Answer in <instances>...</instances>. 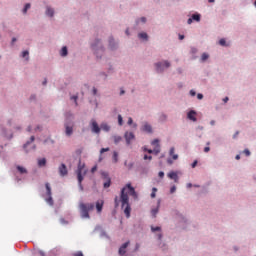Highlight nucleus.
<instances>
[{
	"mask_svg": "<svg viewBox=\"0 0 256 256\" xmlns=\"http://www.w3.org/2000/svg\"><path fill=\"white\" fill-rule=\"evenodd\" d=\"M79 209H80V215L82 217V219H89V211H93V209H95V204L93 203H83L81 202L79 204Z\"/></svg>",
	"mask_w": 256,
	"mask_h": 256,
	"instance_id": "2",
	"label": "nucleus"
},
{
	"mask_svg": "<svg viewBox=\"0 0 256 256\" xmlns=\"http://www.w3.org/2000/svg\"><path fill=\"white\" fill-rule=\"evenodd\" d=\"M67 53H68L67 46L62 47L60 52L61 57H67Z\"/></svg>",
	"mask_w": 256,
	"mask_h": 256,
	"instance_id": "21",
	"label": "nucleus"
},
{
	"mask_svg": "<svg viewBox=\"0 0 256 256\" xmlns=\"http://www.w3.org/2000/svg\"><path fill=\"white\" fill-rule=\"evenodd\" d=\"M128 125H133V118L131 117L128 118Z\"/></svg>",
	"mask_w": 256,
	"mask_h": 256,
	"instance_id": "46",
	"label": "nucleus"
},
{
	"mask_svg": "<svg viewBox=\"0 0 256 256\" xmlns=\"http://www.w3.org/2000/svg\"><path fill=\"white\" fill-rule=\"evenodd\" d=\"M169 155L172 157L173 161H177L179 159V155L175 154V147L170 148Z\"/></svg>",
	"mask_w": 256,
	"mask_h": 256,
	"instance_id": "13",
	"label": "nucleus"
},
{
	"mask_svg": "<svg viewBox=\"0 0 256 256\" xmlns=\"http://www.w3.org/2000/svg\"><path fill=\"white\" fill-rule=\"evenodd\" d=\"M33 141H35V136L30 137V143H33Z\"/></svg>",
	"mask_w": 256,
	"mask_h": 256,
	"instance_id": "55",
	"label": "nucleus"
},
{
	"mask_svg": "<svg viewBox=\"0 0 256 256\" xmlns=\"http://www.w3.org/2000/svg\"><path fill=\"white\" fill-rule=\"evenodd\" d=\"M142 131H145V133H153V128L149 123H145L142 127Z\"/></svg>",
	"mask_w": 256,
	"mask_h": 256,
	"instance_id": "12",
	"label": "nucleus"
},
{
	"mask_svg": "<svg viewBox=\"0 0 256 256\" xmlns=\"http://www.w3.org/2000/svg\"><path fill=\"white\" fill-rule=\"evenodd\" d=\"M167 163H168L169 165H173V160L168 159V160H167Z\"/></svg>",
	"mask_w": 256,
	"mask_h": 256,
	"instance_id": "56",
	"label": "nucleus"
},
{
	"mask_svg": "<svg viewBox=\"0 0 256 256\" xmlns=\"http://www.w3.org/2000/svg\"><path fill=\"white\" fill-rule=\"evenodd\" d=\"M28 9H31V4L30 3H27L23 9V13H27V10Z\"/></svg>",
	"mask_w": 256,
	"mask_h": 256,
	"instance_id": "33",
	"label": "nucleus"
},
{
	"mask_svg": "<svg viewBox=\"0 0 256 256\" xmlns=\"http://www.w3.org/2000/svg\"><path fill=\"white\" fill-rule=\"evenodd\" d=\"M107 151H109V148H102L100 150V153L103 154V153H107Z\"/></svg>",
	"mask_w": 256,
	"mask_h": 256,
	"instance_id": "41",
	"label": "nucleus"
},
{
	"mask_svg": "<svg viewBox=\"0 0 256 256\" xmlns=\"http://www.w3.org/2000/svg\"><path fill=\"white\" fill-rule=\"evenodd\" d=\"M166 120H167V115L162 114V115L160 116V121H166Z\"/></svg>",
	"mask_w": 256,
	"mask_h": 256,
	"instance_id": "37",
	"label": "nucleus"
},
{
	"mask_svg": "<svg viewBox=\"0 0 256 256\" xmlns=\"http://www.w3.org/2000/svg\"><path fill=\"white\" fill-rule=\"evenodd\" d=\"M175 191H177V187L172 186V187L170 188V193H175Z\"/></svg>",
	"mask_w": 256,
	"mask_h": 256,
	"instance_id": "42",
	"label": "nucleus"
},
{
	"mask_svg": "<svg viewBox=\"0 0 256 256\" xmlns=\"http://www.w3.org/2000/svg\"><path fill=\"white\" fill-rule=\"evenodd\" d=\"M195 167H197V160H195V161L192 163V168L195 169Z\"/></svg>",
	"mask_w": 256,
	"mask_h": 256,
	"instance_id": "48",
	"label": "nucleus"
},
{
	"mask_svg": "<svg viewBox=\"0 0 256 256\" xmlns=\"http://www.w3.org/2000/svg\"><path fill=\"white\" fill-rule=\"evenodd\" d=\"M152 145H154V149H145V151H147L148 153H154L155 155H159V153H161V146L159 145V139H154L152 141Z\"/></svg>",
	"mask_w": 256,
	"mask_h": 256,
	"instance_id": "5",
	"label": "nucleus"
},
{
	"mask_svg": "<svg viewBox=\"0 0 256 256\" xmlns=\"http://www.w3.org/2000/svg\"><path fill=\"white\" fill-rule=\"evenodd\" d=\"M46 15H48V17H53V15H55V11L51 7H47Z\"/></svg>",
	"mask_w": 256,
	"mask_h": 256,
	"instance_id": "17",
	"label": "nucleus"
},
{
	"mask_svg": "<svg viewBox=\"0 0 256 256\" xmlns=\"http://www.w3.org/2000/svg\"><path fill=\"white\" fill-rule=\"evenodd\" d=\"M210 125H215V120H211Z\"/></svg>",
	"mask_w": 256,
	"mask_h": 256,
	"instance_id": "64",
	"label": "nucleus"
},
{
	"mask_svg": "<svg viewBox=\"0 0 256 256\" xmlns=\"http://www.w3.org/2000/svg\"><path fill=\"white\" fill-rule=\"evenodd\" d=\"M187 187H188V189H191V187H193V184L188 183V184H187Z\"/></svg>",
	"mask_w": 256,
	"mask_h": 256,
	"instance_id": "62",
	"label": "nucleus"
},
{
	"mask_svg": "<svg viewBox=\"0 0 256 256\" xmlns=\"http://www.w3.org/2000/svg\"><path fill=\"white\" fill-rule=\"evenodd\" d=\"M187 23H188V25H191V23H193V18H189V19L187 20Z\"/></svg>",
	"mask_w": 256,
	"mask_h": 256,
	"instance_id": "51",
	"label": "nucleus"
},
{
	"mask_svg": "<svg viewBox=\"0 0 256 256\" xmlns=\"http://www.w3.org/2000/svg\"><path fill=\"white\" fill-rule=\"evenodd\" d=\"M118 157H119V154L117 152H114L113 153L114 163H117V161H119Z\"/></svg>",
	"mask_w": 256,
	"mask_h": 256,
	"instance_id": "30",
	"label": "nucleus"
},
{
	"mask_svg": "<svg viewBox=\"0 0 256 256\" xmlns=\"http://www.w3.org/2000/svg\"><path fill=\"white\" fill-rule=\"evenodd\" d=\"M91 127H92V133L99 134L101 133V128L99 127V124H97V121L94 119L91 120Z\"/></svg>",
	"mask_w": 256,
	"mask_h": 256,
	"instance_id": "7",
	"label": "nucleus"
},
{
	"mask_svg": "<svg viewBox=\"0 0 256 256\" xmlns=\"http://www.w3.org/2000/svg\"><path fill=\"white\" fill-rule=\"evenodd\" d=\"M118 124H119L120 126L123 125V116H121V114L118 115Z\"/></svg>",
	"mask_w": 256,
	"mask_h": 256,
	"instance_id": "32",
	"label": "nucleus"
},
{
	"mask_svg": "<svg viewBox=\"0 0 256 256\" xmlns=\"http://www.w3.org/2000/svg\"><path fill=\"white\" fill-rule=\"evenodd\" d=\"M100 129H102V131L108 132L111 130V127L109 125H107V123H103V124H101Z\"/></svg>",
	"mask_w": 256,
	"mask_h": 256,
	"instance_id": "18",
	"label": "nucleus"
},
{
	"mask_svg": "<svg viewBox=\"0 0 256 256\" xmlns=\"http://www.w3.org/2000/svg\"><path fill=\"white\" fill-rule=\"evenodd\" d=\"M47 165V160L45 158L39 159L38 160V166L39 167H45Z\"/></svg>",
	"mask_w": 256,
	"mask_h": 256,
	"instance_id": "19",
	"label": "nucleus"
},
{
	"mask_svg": "<svg viewBox=\"0 0 256 256\" xmlns=\"http://www.w3.org/2000/svg\"><path fill=\"white\" fill-rule=\"evenodd\" d=\"M157 237H158V240L161 241V239H163V234L159 233V234L157 235Z\"/></svg>",
	"mask_w": 256,
	"mask_h": 256,
	"instance_id": "47",
	"label": "nucleus"
},
{
	"mask_svg": "<svg viewBox=\"0 0 256 256\" xmlns=\"http://www.w3.org/2000/svg\"><path fill=\"white\" fill-rule=\"evenodd\" d=\"M38 253H39L40 256H45V252H43L41 250Z\"/></svg>",
	"mask_w": 256,
	"mask_h": 256,
	"instance_id": "57",
	"label": "nucleus"
},
{
	"mask_svg": "<svg viewBox=\"0 0 256 256\" xmlns=\"http://www.w3.org/2000/svg\"><path fill=\"white\" fill-rule=\"evenodd\" d=\"M168 177L169 179H173L175 183H179V176L177 175V172H174V171L169 172Z\"/></svg>",
	"mask_w": 256,
	"mask_h": 256,
	"instance_id": "10",
	"label": "nucleus"
},
{
	"mask_svg": "<svg viewBox=\"0 0 256 256\" xmlns=\"http://www.w3.org/2000/svg\"><path fill=\"white\" fill-rule=\"evenodd\" d=\"M65 133L68 137H71L73 135V126H69L68 124H65Z\"/></svg>",
	"mask_w": 256,
	"mask_h": 256,
	"instance_id": "15",
	"label": "nucleus"
},
{
	"mask_svg": "<svg viewBox=\"0 0 256 256\" xmlns=\"http://www.w3.org/2000/svg\"><path fill=\"white\" fill-rule=\"evenodd\" d=\"M152 233H155V231H161V227L156 226V227H151Z\"/></svg>",
	"mask_w": 256,
	"mask_h": 256,
	"instance_id": "35",
	"label": "nucleus"
},
{
	"mask_svg": "<svg viewBox=\"0 0 256 256\" xmlns=\"http://www.w3.org/2000/svg\"><path fill=\"white\" fill-rule=\"evenodd\" d=\"M155 67L157 73H163L165 69H169V67H171V63H169V61L158 62L155 64Z\"/></svg>",
	"mask_w": 256,
	"mask_h": 256,
	"instance_id": "4",
	"label": "nucleus"
},
{
	"mask_svg": "<svg viewBox=\"0 0 256 256\" xmlns=\"http://www.w3.org/2000/svg\"><path fill=\"white\" fill-rule=\"evenodd\" d=\"M209 151H211V148L209 146L204 148V153H209Z\"/></svg>",
	"mask_w": 256,
	"mask_h": 256,
	"instance_id": "45",
	"label": "nucleus"
},
{
	"mask_svg": "<svg viewBox=\"0 0 256 256\" xmlns=\"http://www.w3.org/2000/svg\"><path fill=\"white\" fill-rule=\"evenodd\" d=\"M93 95H97V88H93Z\"/></svg>",
	"mask_w": 256,
	"mask_h": 256,
	"instance_id": "59",
	"label": "nucleus"
},
{
	"mask_svg": "<svg viewBox=\"0 0 256 256\" xmlns=\"http://www.w3.org/2000/svg\"><path fill=\"white\" fill-rule=\"evenodd\" d=\"M243 153L246 155V157H249V155H251V151H249V149H245Z\"/></svg>",
	"mask_w": 256,
	"mask_h": 256,
	"instance_id": "36",
	"label": "nucleus"
},
{
	"mask_svg": "<svg viewBox=\"0 0 256 256\" xmlns=\"http://www.w3.org/2000/svg\"><path fill=\"white\" fill-rule=\"evenodd\" d=\"M109 187H111V180L110 179L104 183V188L105 189H107Z\"/></svg>",
	"mask_w": 256,
	"mask_h": 256,
	"instance_id": "34",
	"label": "nucleus"
},
{
	"mask_svg": "<svg viewBox=\"0 0 256 256\" xmlns=\"http://www.w3.org/2000/svg\"><path fill=\"white\" fill-rule=\"evenodd\" d=\"M73 256H84V255H83V252L78 251V252H75V253L73 254Z\"/></svg>",
	"mask_w": 256,
	"mask_h": 256,
	"instance_id": "39",
	"label": "nucleus"
},
{
	"mask_svg": "<svg viewBox=\"0 0 256 256\" xmlns=\"http://www.w3.org/2000/svg\"><path fill=\"white\" fill-rule=\"evenodd\" d=\"M83 175H87V170L85 169V164L80 161L77 168V177L81 189H83V186L81 185V183H83Z\"/></svg>",
	"mask_w": 256,
	"mask_h": 256,
	"instance_id": "3",
	"label": "nucleus"
},
{
	"mask_svg": "<svg viewBox=\"0 0 256 256\" xmlns=\"http://www.w3.org/2000/svg\"><path fill=\"white\" fill-rule=\"evenodd\" d=\"M129 195H131V197H134V199H137V192H135V188H133L131 184H127L124 188H122L121 194H120L122 209H124V213L127 219L131 217V206L129 205Z\"/></svg>",
	"mask_w": 256,
	"mask_h": 256,
	"instance_id": "1",
	"label": "nucleus"
},
{
	"mask_svg": "<svg viewBox=\"0 0 256 256\" xmlns=\"http://www.w3.org/2000/svg\"><path fill=\"white\" fill-rule=\"evenodd\" d=\"M140 21H142V23H146L147 22V18L142 17V18H140Z\"/></svg>",
	"mask_w": 256,
	"mask_h": 256,
	"instance_id": "52",
	"label": "nucleus"
},
{
	"mask_svg": "<svg viewBox=\"0 0 256 256\" xmlns=\"http://www.w3.org/2000/svg\"><path fill=\"white\" fill-rule=\"evenodd\" d=\"M158 177H160V179H163V177H165V173L163 171H160L158 173Z\"/></svg>",
	"mask_w": 256,
	"mask_h": 256,
	"instance_id": "38",
	"label": "nucleus"
},
{
	"mask_svg": "<svg viewBox=\"0 0 256 256\" xmlns=\"http://www.w3.org/2000/svg\"><path fill=\"white\" fill-rule=\"evenodd\" d=\"M16 169L20 175H27V168L23 166H17Z\"/></svg>",
	"mask_w": 256,
	"mask_h": 256,
	"instance_id": "16",
	"label": "nucleus"
},
{
	"mask_svg": "<svg viewBox=\"0 0 256 256\" xmlns=\"http://www.w3.org/2000/svg\"><path fill=\"white\" fill-rule=\"evenodd\" d=\"M104 201L103 200H98L96 202V209L98 211V213H101V211H103V205H104Z\"/></svg>",
	"mask_w": 256,
	"mask_h": 256,
	"instance_id": "14",
	"label": "nucleus"
},
{
	"mask_svg": "<svg viewBox=\"0 0 256 256\" xmlns=\"http://www.w3.org/2000/svg\"><path fill=\"white\" fill-rule=\"evenodd\" d=\"M113 139H114V143L117 145V143H120L121 141V136H113Z\"/></svg>",
	"mask_w": 256,
	"mask_h": 256,
	"instance_id": "25",
	"label": "nucleus"
},
{
	"mask_svg": "<svg viewBox=\"0 0 256 256\" xmlns=\"http://www.w3.org/2000/svg\"><path fill=\"white\" fill-rule=\"evenodd\" d=\"M223 101H224V103H227V101H229V97H225V98L223 99Z\"/></svg>",
	"mask_w": 256,
	"mask_h": 256,
	"instance_id": "60",
	"label": "nucleus"
},
{
	"mask_svg": "<svg viewBox=\"0 0 256 256\" xmlns=\"http://www.w3.org/2000/svg\"><path fill=\"white\" fill-rule=\"evenodd\" d=\"M202 61H207L209 59V54L203 53L201 56Z\"/></svg>",
	"mask_w": 256,
	"mask_h": 256,
	"instance_id": "27",
	"label": "nucleus"
},
{
	"mask_svg": "<svg viewBox=\"0 0 256 256\" xmlns=\"http://www.w3.org/2000/svg\"><path fill=\"white\" fill-rule=\"evenodd\" d=\"M124 137L126 139L127 145H131V141L135 139V134H133V132H126Z\"/></svg>",
	"mask_w": 256,
	"mask_h": 256,
	"instance_id": "8",
	"label": "nucleus"
},
{
	"mask_svg": "<svg viewBox=\"0 0 256 256\" xmlns=\"http://www.w3.org/2000/svg\"><path fill=\"white\" fill-rule=\"evenodd\" d=\"M179 39H180V41H183V39H185V36L184 35H179Z\"/></svg>",
	"mask_w": 256,
	"mask_h": 256,
	"instance_id": "58",
	"label": "nucleus"
},
{
	"mask_svg": "<svg viewBox=\"0 0 256 256\" xmlns=\"http://www.w3.org/2000/svg\"><path fill=\"white\" fill-rule=\"evenodd\" d=\"M197 99L199 100L203 99V94H197Z\"/></svg>",
	"mask_w": 256,
	"mask_h": 256,
	"instance_id": "53",
	"label": "nucleus"
},
{
	"mask_svg": "<svg viewBox=\"0 0 256 256\" xmlns=\"http://www.w3.org/2000/svg\"><path fill=\"white\" fill-rule=\"evenodd\" d=\"M95 171H97V166L92 167L91 173H95Z\"/></svg>",
	"mask_w": 256,
	"mask_h": 256,
	"instance_id": "49",
	"label": "nucleus"
},
{
	"mask_svg": "<svg viewBox=\"0 0 256 256\" xmlns=\"http://www.w3.org/2000/svg\"><path fill=\"white\" fill-rule=\"evenodd\" d=\"M45 187H46V195L48 197H51V186L49 185V183H46Z\"/></svg>",
	"mask_w": 256,
	"mask_h": 256,
	"instance_id": "22",
	"label": "nucleus"
},
{
	"mask_svg": "<svg viewBox=\"0 0 256 256\" xmlns=\"http://www.w3.org/2000/svg\"><path fill=\"white\" fill-rule=\"evenodd\" d=\"M30 141H28L26 144H24V149H27V147H29V145H30Z\"/></svg>",
	"mask_w": 256,
	"mask_h": 256,
	"instance_id": "54",
	"label": "nucleus"
},
{
	"mask_svg": "<svg viewBox=\"0 0 256 256\" xmlns=\"http://www.w3.org/2000/svg\"><path fill=\"white\" fill-rule=\"evenodd\" d=\"M22 57L25 58L26 57V61H29V51L25 50L22 52Z\"/></svg>",
	"mask_w": 256,
	"mask_h": 256,
	"instance_id": "24",
	"label": "nucleus"
},
{
	"mask_svg": "<svg viewBox=\"0 0 256 256\" xmlns=\"http://www.w3.org/2000/svg\"><path fill=\"white\" fill-rule=\"evenodd\" d=\"M219 45H221L222 47H225L227 45V42L225 41V38H222L219 40Z\"/></svg>",
	"mask_w": 256,
	"mask_h": 256,
	"instance_id": "28",
	"label": "nucleus"
},
{
	"mask_svg": "<svg viewBox=\"0 0 256 256\" xmlns=\"http://www.w3.org/2000/svg\"><path fill=\"white\" fill-rule=\"evenodd\" d=\"M115 207H119V198L116 196L115 197Z\"/></svg>",
	"mask_w": 256,
	"mask_h": 256,
	"instance_id": "40",
	"label": "nucleus"
},
{
	"mask_svg": "<svg viewBox=\"0 0 256 256\" xmlns=\"http://www.w3.org/2000/svg\"><path fill=\"white\" fill-rule=\"evenodd\" d=\"M97 45H99V40H96V43L92 45L94 51L97 48Z\"/></svg>",
	"mask_w": 256,
	"mask_h": 256,
	"instance_id": "43",
	"label": "nucleus"
},
{
	"mask_svg": "<svg viewBox=\"0 0 256 256\" xmlns=\"http://www.w3.org/2000/svg\"><path fill=\"white\" fill-rule=\"evenodd\" d=\"M138 37H139V39H144L145 41H147L149 36L147 35V33L142 32V33L138 34Z\"/></svg>",
	"mask_w": 256,
	"mask_h": 256,
	"instance_id": "23",
	"label": "nucleus"
},
{
	"mask_svg": "<svg viewBox=\"0 0 256 256\" xmlns=\"http://www.w3.org/2000/svg\"><path fill=\"white\" fill-rule=\"evenodd\" d=\"M191 18L192 21H197V23H199V21H201V14H193Z\"/></svg>",
	"mask_w": 256,
	"mask_h": 256,
	"instance_id": "20",
	"label": "nucleus"
},
{
	"mask_svg": "<svg viewBox=\"0 0 256 256\" xmlns=\"http://www.w3.org/2000/svg\"><path fill=\"white\" fill-rule=\"evenodd\" d=\"M58 171H59V175L61 177H65V175H67V173H68L67 166L65 164H61Z\"/></svg>",
	"mask_w": 256,
	"mask_h": 256,
	"instance_id": "9",
	"label": "nucleus"
},
{
	"mask_svg": "<svg viewBox=\"0 0 256 256\" xmlns=\"http://www.w3.org/2000/svg\"><path fill=\"white\" fill-rule=\"evenodd\" d=\"M157 213H159V208H155L151 211L153 217H157Z\"/></svg>",
	"mask_w": 256,
	"mask_h": 256,
	"instance_id": "29",
	"label": "nucleus"
},
{
	"mask_svg": "<svg viewBox=\"0 0 256 256\" xmlns=\"http://www.w3.org/2000/svg\"><path fill=\"white\" fill-rule=\"evenodd\" d=\"M109 43H110V47H113V46H112L113 38H110Z\"/></svg>",
	"mask_w": 256,
	"mask_h": 256,
	"instance_id": "61",
	"label": "nucleus"
},
{
	"mask_svg": "<svg viewBox=\"0 0 256 256\" xmlns=\"http://www.w3.org/2000/svg\"><path fill=\"white\" fill-rule=\"evenodd\" d=\"M157 193V188H152L151 198L155 199Z\"/></svg>",
	"mask_w": 256,
	"mask_h": 256,
	"instance_id": "31",
	"label": "nucleus"
},
{
	"mask_svg": "<svg viewBox=\"0 0 256 256\" xmlns=\"http://www.w3.org/2000/svg\"><path fill=\"white\" fill-rule=\"evenodd\" d=\"M197 115V112H195L194 110L188 112L187 117L188 119H190V121H197V117H195Z\"/></svg>",
	"mask_w": 256,
	"mask_h": 256,
	"instance_id": "11",
	"label": "nucleus"
},
{
	"mask_svg": "<svg viewBox=\"0 0 256 256\" xmlns=\"http://www.w3.org/2000/svg\"><path fill=\"white\" fill-rule=\"evenodd\" d=\"M46 203H48V205H53V197H51V195L46 199Z\"/></svg>",
	"mask_w": 256,
	"mask_h": 256,
	"instance_id": "26",
	"label": "nucleus"
},
{
	"mask_svg": "<svg viewBox=\"0 0 256 256\" xmlns=\"http://www.w3.org/2000/svg\"><path fill=\"white\" fill-rule=\"evenodd\" d=\"M237 135H239V131H237L235 134H234V139H236Z\"/></svg>",
	"mask_w": 256,
	"mask_h": 256,
	"instance_id": "63",
	"label": "nucleus"
},
{
	"mask_svg": "<svg viewBox=\"0 0 256 256\" xmlns=\"http://www.w3.org/2000/svg\"><path fill=\"white\" fill-rule=\"evenodd\" d=\"M190 95H191L192 97H195L196 92H195L194 90H191V91H190Z\"/></svg>",
	"mask_w": 256,
	"mask_h": 256,
	"instance_id": "50",
	"label": "nucleus"
},
{
	"mask_svg": "<svg viewBox=\"0 0 256 256\" xmlns=\"http://www.w3.org/2000/svg\"><path fill=\"white\" fill-rule=\"evenodd\" d=\"M147 159H149V161H151L153 159V157L148 156V155H144V160L147 161Z\"/></svg>",
	"mask_w": 256,
	"mask_h": 256,
	"instance_id": "44",
	"label": "nucleus"
},
{
	"mask_svg": "<svg viewBox=\"0 0 256 256\" xmlns=\"http://www.w3.org/2000/svg\"><path fill=\"white\" fill-rule=\"evenodd\" d=\"M129 241H127L126 243L122 244L118 250V254L120 256H125V253H127V248L129 247Z\"/></svg>",
	"mask_w": 256,
	"mask_h": 256,
	"instance_id": "6",
	"label": "nucleus"
}]
</instances>
